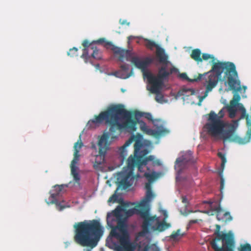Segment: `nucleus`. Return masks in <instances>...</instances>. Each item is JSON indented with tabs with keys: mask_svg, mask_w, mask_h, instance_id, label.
I'll use <instances>...</instances> for the list:
<instances>
[{
	"mask_svg": "<svg viewBox=\"0 0 251 251\" xmlns=\"http://www.w3.org/2000/svg\"><path fill=\"white\" fill-rule=\"evenodd\" d=\"M143 115V114L139 111L131 112L127 111L122 104H112L105 111L100 112L88 122V126H91V124H100L103 121L110 126V132L103 133L99 140V154L96 156L94 164L95 169L100 168V165L104 164L105 156L111 142L117 138L116 136H111V133L123 129L133 133L136 131V125L138 123L143 132L149 135H158L157 131L149 128L145 122L139 120Z\"/></svg>",
	"mask_w": 251,
	"mask_h": 251,
	"instance_id": "f257e3e1",
	"label": "nucleus"
},
{
	"mask_svg": "<svg viewBox=\"0 0 251 251\" xmlns=\"http://www.w3.org/2000/svg\"><path fill=\"white\" fill-rule=\"evenodd\" d=\"M133 141H135L134 154L128 157L126 167L118 174V187L124 190L131 186L139 177V175L134 174L135 167L138 168V171L143 172V167L147 165L148 162L153 161L154 159L153 155L145 157L149 150L137 136L133 135L119 149L122 160H124L127 155L126 148Z\"/></svg>",
	"mask_w": 251,
	"mask_h": 251,
	"instance_id": "f03ea898",
	"label": "nucleus"
},
{
	"mask_svg": "<svg viewBox=\"0 0 251 251\" xmlns=\"http://www.w3.org/2000/svg\"><path fill=\"white\" fill-rule=\"evenodd\" d=\"M74 240L82 247H96L103 234V228L97 220H84L74 225Z\"/></svg>",
	"mask_w": 251,
	"mask_h": 251,
	"instance_id": "7ed1b4c3",
	"label": "nucleus"
},
{
	"mask_svg": "<svg viewBox=\"0 0 251 251\" xmlns=\"http://www.w3.org/2000/svg\"><path fill=\"white\" fill-rule=\"evenodd\" d=\"M212 71L204 75L200 74L196 81L202 80L209 83L216 81L215 86L221 77V74L225 71L224 79L227 80L230 89L236 92L241 90L240 81L238 79V74L235 65L232 62H212Z\"/></svg>",
	"mask_w": 251,
	"mask_h": 251,
	"instance_id": "20e7f679",
	"label": "nucleus"
},
{
	"mask_svg": "<svg viewBox=\"0 0 251 251\" xmlns=\"http://www.w3.org/2000/svg\"><path fill=\"white\" fill-rule=\"evenodd\" d=\"M208 123L205 125L208 133L212 136H221L224 140H228L239 144H245L248 142L235 134L238 127V121H233V123L227 125L228 129H224L226 123L223 120L216 119V114L211 111L208 114Z\"/></svg>",
	"mask_w": 251,
	"mask_h": 251,
	"instance_id": "39448f33",
	"label": "nucleus"
},
{
	"mask_svg": "<svg viewBox=\"0 0 251 251\" xmlns=\"http://www.w3.org/2000/svg\"><path fill=\"white\" fill-rule=\"evenodd\" d=\"M179 72L177 68L174 66L168 68L166 65H162L158 69L156 76L150 72H144V77L147 79L148 83L151 85L149 90L151 93L156 94L155 100L157 102H162L163 96L160 90L164 85V81H168L170 75Z\"/></svg>",
	"mask_w": 251,
	"mask_h": 251,
	"instance_id": "423d86ee",
	"label": "nucleus"
},
{
	"mask_svg": "<svg viewBox=\"0 0 251 251\" xmlns=\"http://www.w3.org/2000/svg\"><path fill=\"white\" fill-rule=\"evenodd\" d=\"M106 45L111 46V50L120 61L123 62L124 59H126L127 61H131L136 68L143 71H144L152 61V59L150 57H146L144 60H142L138 56H133V53L130 50L123 49L116 47L110 42H107Z\"/></svg>",
	"mask_w": 251,
	"mask_h": 251,
	"instance_id": "0eeeda50",
	"label": "nucleus"
},
{
	"mask_svg": "<svg viewBox=\"0 0 251 251\" xmlns=\"http://www.w3.org/2000/svg\"><path fill=\"white\" fill-rule=\"evenodd\" d=\"M82 145L83 144L81 141L79 143L78 141L75 144L74 147V158L71 161L70 165L71 175L73 176L74 180L77 183H79L80 179V176L77 172L78 168L77 165H78L79 161V150L81 148Z\"/></svg>",
	"mask_w": 251,
	"mask_h": 251,
	"instance_id": "6e6552de",
	"label": "nucleus"
},
{
	"mask_svg": "<svg viewBox=\"0 0 251 251\" xmlns=\"http://www.w3.org/2000/svg\"><path fill=\"white\" fill-rule=\"evenodd\" d=\"M111 233L119 240V242L127 251H134L135 246L130 242L129 235L126 232H124L122 235H119L115 229H113ZM150 248V247L147 245L144 247L142 251H149Z\"/></svg>",
	"mask_w": 251,
	"mask_h": 251,
	"instance_id": "1a4fd4ad",
	"label": "nucleus"
},
{
	"mask_svg": "<svg viewBox=\"0 0 251 251\" xmlns=\"http://www.w3.org/2000/svg\"><path fill=\"white\" fill-rule=\"evenodd\" d=\"M192 152L189 151L184 153L181 157L176 159L175 167L178 173H180L182 170L189 165L193 164L195 162L192 156Z\"/></svg>",
	"mask_w": 251,
	"mask_h": 251,
	"instance_id": "9d476101",
	"label": "nucleus"
},
{
	"mask_svg": "<svg viewBox=\"0 0 251 251\" xmlns=\"http://www.w3.org/2000/svg\"><path fill=\"white\" fill-rule=\"evenodd\" d=\"M144 41L146 42L145 45L148 49L152 50L155 47L156 48V55L159 62L162 63L163 65H166L167 67V64L168 63V56L165 54L164 50L160 48L153 41L144 39Z\"/></svg>",
	"mask_w": 251,
	"mask_h": 251,
	"instance_id": "9b49d317",
	"label": "nucleus"
},
{
	"mask_svg": "<svg viewBox=\"0 0 251 251\" xmlns=\"http://www.w3.org/2000/svg\"><path fill=\"white\" fill-rule=\"evenodd\" d=\"M141 218L144 219L142 228L144 231L148 232L150 229L154 230V227L156 226L159 220V218L156 216H150L149 209L147 208L141 212Z\"/></svg>",
	"mask_w": 251,
	"mask_h": 251,
	"instance_id": "f8f14e48",
	"label": "nucleus"
},
{
	"mask_svg": "<svg viewBox=\"0 0 251 251\" xmlns=\"http://www.w3.org/2000/svg\"><path fill=\"white\" fill-rule=\"evenodd\" d=\"M221 226L220 225H216V230L215 232V234L216 235V237L211 242L210 244L212 249L214 251H217L216 248L220 249L221 248L225 247L226 245L225 242L226 241V238L225 235L229 234L232 237H234L233 235L230 233H222L220 231Z\"/></svg>",
	"mask_w": 251,
	"mask_h": 251,
	"instance_id": "ddd939ff",
	"label": "nucleus"
},
{
	"mask_svg": "<svg viewBox=\"0 0 251 251\" xmlns=\"http://www.w3.org/2000/svg\"><path fill=\"white\" fill-rule=\"evenodd\" d=\"M225 236L226 238V241L225 242L226 246L220 249L216 248L217 251H234L235 247L234 237H232L229 234H226ZM239 251H251V246L248 243L241 245Z\"/></svg>",
	"mask_w": 251,
	"mask_h": 251,
	"instance_id": "4468645a",
	"label": "nucleus"
},
{
	"mask_svg": "<svg viewBox=\"0 0 251 251\" xmlns=\"http://www.w3.org/2000/svg\"><path fill=\"white\" fill-rule=\"evenodd\" d=\"M64 188V185H56L54 186V190L56 192L55 193H52L50 195V198L52 199L51 201L50 202V203H53L56 204V208L59 211H62L64 208L66 207H69V206L67 205L66 204L63 205L61 204V202H59L56 200V197L59 194L60 192L62 191L63 189Z\"/></svg>",
	"mask_w": 251,
	"mask_h": 251,
	"instance_id": "2eb2a0df",
	"label": "nucleus"
},
{
	"mask_svg": "<svg viewBox=\"0 0 251 251\" xmlns=\"http://www.w3.org/2000/svg\"><path fill=\"white\" fill-rule=\"evenodd\" d=\"M216 217L218 221L227 223L232 220V217L229 212H225L219 205L215 208Z\"/></svg>",
	"mask_w": 251,
	"mask_h": 251,
	"instance_id": "dca6fc26",
	"label": "nucleus"
},
{
	"mask_svg": "<svg viewBox=\"0 0 251 251\" xmlns=\"http://www.w3.org/2000/svg\"><path fill=\"white\" fill-rule=\"evenodd\" d=\"M128 203L123 202L121 203V205L118 206L111 214H108L107 216V222H108V220L110 219L111 215L115 217L116 220L124 218L122 212L125 210V208L128 207Z\"/></svg>",
	"mask_w": 251,
	"mask_h": 251,
	"instance_id": "f3484780",
	"label": "nucleus"
},
{
	"mask_svg": "<svg viewBox=\"0 0 251 251\" xmlns=\"http://www.w3.org/2000/svg\"><path fill=\"white\" fill-rule=\"evenodd\" d=\"M129 66L127 64H122L120 66V69L114 73V75L121 78L126 79L130 77L132 74V71L130 73Z\"/></svg>",
	"mask_w": 251,
	"mask_h": 251,
	"instance_id": "a211bd4d",
	"label": "nucleus"
},
{
	"mask_svg": "<svg viewBox=\"0 0 251 251\" xmlns=\"http://www.w3.org/2000/svg\"><path fill=\"white\" fill-rule=\"evenodd\" d=\"M163 214L164 215L163 220L162 222H160L159 220H158L157 224L154 227V230H158L161 232L171 227V224L166 223L165 221L168 217L167 212L165 210L163 211Z\"/></svg>",
	"mask_w": 251,
	"mask_h": 251,
	"instance_id": "6ab92c4d",
	"label": "nucleus"
},
{
	"mask_svg": "<svg viewBox=\"0 0 251 251\" xmlns=\"http://www.w3.org/2000/svg\"><path fill=\"white\" fill-rule=\"evenodd\" d=\"M153 197L154 195L152 191H147L145 197L139 203V207H142L144 209L148 208L149 202Z\"/></svg>",
	"mask_w": 251,
	"mask_h": 251,
	"instance_id": "aec40b11",
	"label": "nucleus"
},
{
	"mask_svg": "<svg viewBox=\"0 0 251 251\" xmlns=\"http://www.w3.org/2000/svg\"><path fill=\"white\" fill-rule=\"evenodd\" d=\"M195 90L192 88H183L180 90L177 93L178 96H182L184 101L188 100V97L194 95Z\"/></svg>",
	"mask_w": 251,
	"mask_h": 251,
	"instance_id": "412c9836",
	"label": "nucleus"
},
{
	"mask_svg": "<svg viewBox=\"0 0 251 251\" xmlns=\"http://www.w3.org/2000/svg\"><path fill=\"white\" fill-rule=\"evenodd\" d=\"M203 83L204 85L206 87V91L204 94V95L203 96H199V101L198 102L199 105H201V103L202 101V100L207 97L208 93L210 92L213 88L215 87V83L216 81H214V82H211L210 83L208 82H206L205 81L203 80Z\"/></svg>",
	"mask_w": 251,
	"mask_h": 251,
	"instance_id": "4be33fe9",
	"label": "nucleus"
},
{
	"mask_svg": "<svg viewBox=\"0 0 251 251\" xmlns=\"http://www.w3.org/2000/svg\"><path fill=\"white\" fill-rule=\"evenodd\" d=\"M144 210L142 207H139V204L137 207H134L128 210H126V208H125V210H124V212L125 213V217H124V218L126 219L134 214H138L141 217V212H143Z\"/></svg>",
	"mask_w": 251,
	"mask_h": 251,
	"instance_id": "5701e85b",
	"label": "nucleus"
},
{
	"mask_svg": "<svg viewBox=\"0 0 251 251\" xmlns=\"http://www.w3.org/2000/svg\"><path fill=\"white\" fill-rule=\"evenodd\" d=\"M117 220V227H115L112 229H115L117 233H118L119 235H122L124 232H126L127 234L128 233L126 231V230L124 228L125 227V219L123 218L122 219H118ZM112 231H111V234L112 236H114L112 233Z\"/></svg>",
	"mask_w": 251,
	"mask_h": 251,
	"instance_id": "b1692460",
	"label": "nucleus"
},
{
	"mask_svg": "<svg viewBox=\"0 0 251 251\" xmlns=\"http://www.w3.org/2000/svg\"><path fill=\"white\" fill-rule=\"evenodd\" d=\"M82 45L84 47V49L83 50V53L81 57L85 60H87L88 58H89L88 55L89 49H91V47L94 46L87 40L83 41Z\"/></svg>",
	"mask_w": 251,
	"mask_h": 251,
	"instance_id": "393cba45",
	"label": "nucleus"
},
{
	"mask_svg": "<svg viewBox=\"0 0 251 251\" xmlns=\"http://www.w3.org/2000/svg\"><path fill=\"white\" fill-rule=\"evenodd\" d=\"M201 56V50L199 49L193 50L190 55L191 57L198 63L201 62L202 61V59Z\"/></svg>",
	"mask_w": 251,
	"mask_h": 251,
	"instance_id": "a878e982",
	"label": "nucleus"
},
{
	"mask_svg": "<svg viewBox=\"0 0 251 251\" xmlns=\"http://www.w3.org/2000/svg\"><path fill=\"white\" fill-rule=\"evenodd\" d=\"M236 105L235 104L229 103V105L227 106V110L229 114V117L230 118H234L235 117L236 113Z\"/></svg>",
	"mask_w": 251,
	"mask_h": 251,
	"instance_id": "bb28decb",
	"label": "nucleus"
},
{
	"mask_svg": "<svg viewBox=\"0 0 251 251\" xmlns=\"http://www.w3.org/2000/svg\"><path fill=\"white\" fill-rule=\"evenodd\" d=\"M91 50H93V53L91 55L92 57L94 59L100 60L102 58L101 52L97 47H92Z\"/></svg>",
	"mask_w": 251,
	"mask_h": 251,
	"instance_id": "cd10ccee",
	"label": "nucleus"
},
{
	"mask_svg": "<svg viewBox=\"0 0 251 251\" xmlns=\"http://www.w3.org/2000/svg\"><path fill=\"white\" fill-rule=\"evenodd\" d=\"M144 176L147 178L148 181L150 182H153L156 178L158 177V174H156L155 172H153L151 173H145Z\"/></svg>",
	"mask_w": 251,
	"mask_h": 251,
	"instance_id": "c85d7f7f",
	"label": "nucleus"
},
{
	"mask_svg": "<svg viewBox=\"0 0 251 251\" xmlns=\"http://www.w3.org/2000/svg\"><path fill=\"white\" fill-rule=\"evenodd\" d=\"M120 244L121 243H120ZM113 244L114 246H108L110 249H114L116 251H127L121 244H120V246L116 245L114 243H113Z\"/></svg>",
	"mask_w": 251,
	"mask_h": 251,
	"instance_id": "c756f323",
	"label": "nucleus"
},
{
	"mask_svg": "<svg viewBox=\"0 0 251 251\" xmlns=\"http://www.w3.org/2000/svg\"><path fill=\"white\" fill-rule=\"evenodd\" d=\"M240 96L238 94L235 93L232 100L230 101V103L235 104V105H239V103H238V102L240 101Z\"/></svg>",
	"mask_w": 251,
	"mask_h": 251,
	"instance_id": "7c9ffc66",
	"label": "nucleus"
},
{
	"mask_svg": "<svg viewBox=\"0 0 251 251\" xmlns=\"http://www.w3.org/2000/svg\"><path fill=\"white\" fill-rule=\"evenodd\" d=\"M218 156L222 160L221 167L223 169L226 163V159L225 154L221 152H219L218 153Z\"/></svg>",
	"mask_w": 251,
	"mask_h": 251,
	"instance_id": "2f4dec72",
	"label": "nucleus"
},
{
	"mask_svg": "<svg viewBox=\"0 0 251 251\" xmlns=\"http://www.w3.org/2000/svg\"><path fill=\"white\" fill-rule=\"evenodd\" d=\"M218 156L222 160L221 167L223 169L226 163V159L225 154L221 152H219L218 153Z\"/></svg>",
	"mask_w": 251,
	"mask_h": 251,
	"instance_id": "473e14b6",
	"label": "nucleus"
},
{
	"mask_svg": "<svg viewBox=\"0 0 251 251\" xmlns=\"http://www.w3.org/2000/svg\"><path fill=\"white\" fill-rule=\"evenodd\" d=\"M202 60H207L209 59H212L211 62H214L215 60V57L213 55H211L208 53H204L202 55Z\"/></svg>",
	"mask_w": 251,
	"mask_h": 251,
	"instance_id": "72a5a7b5",
	"label": "nucleus"
},
{
	"mask_svg": "<svg viewBox=\"0 0 251 251\" xmlns=\"http://www.w3.org/2000/svg\"><path fill=\"white\" fill-rule=\"evenodd\" d=\"M77 51L78 49L75 47H74L72 49H70L67 54L71 57L76 56H77Z\"/></svg>",
	"mask_w": 251,
	"mask_h": 251,
	"instance_id": "f704fd0d",
	"label": "nucleus"
},
{
	"mask_svg": "<svg viewBox=\"0 0 251 251\" xmlns=\"http://www.w3.org/2000/svg\"><path fill=\"white\" fill-rule=\"evenodd\" d=\"M180 229H178L176 231H174L172 232L170 235V238L172 239H176L179 235H183V234H180Z\"/></svg>",
	"mask_w": 251,
	"mask_h": 251,
	"instance_id": "c9c22d12",
	"label": "nucleus"
},
{
	"mask_svg": "<svg viewBox=\"0 0 251 251\" xmlns=\"http://www.w3.org/2000/svg\"><path fill=\"white\" fill-rule=\"evenodd\" d=\"M216 119H219L220 120H222V119L223 118L224 116V112L223 109H221L218 114H216Z\"/></svg>",
	"mask_w": 251,
	"mask_h": 251,
	"instance_id": "e433bc0d",
	"label": "nucleus"
},
{
	"mask_svg": "<svg viewBox=\"0 0 251 251\" xmlns=\"http://www.w3.org/2000/svg\"><path fill=\"white\" fill-rule=\"evenodd\" d=\"M117 198L118 196H117L116 194H114L109 198L108 201L115 202L117 201Z\"/></svg>",
	"mask_w": 251,
	"mask_h": 251,
	"instance_id": "4c0bfd02",
	"label": "nucleus"
},
{
	"mask_svg": "<svg viewBox=\"0 0 251 251\" xmlns=\"http://www.w3.org/2000/svg\"><path fill=\"white\" fill-rule=\"evenodd\" d=\"M197 223H198L197 220H191L189 221V223L187 225V229H188L192 225L196 224Z\"/></svg>",
	"mask_w": 251,
	"mask_h": 251,
	"instance_id": "58836bf2",
	"label": "nucleus"
},
{
	"mask_svg": "<svg viewBox=\"0 0 251 251\" xmlns=\"http://www.w3.org/2000/svg\"><path fill=\"white\" fill-rule=\"evenodd\" d=\"M151 183L149 181V182L146 183L145 188L147 191H151Z\"/></svg>",
	"mask_w": 251,
	"mask_h": 251,
	"instance_id": "ea45409f",
	"label": "nucleus"
},
{
	"mask_svg": "<svg viewBox=\"0 0 251 251\" xmlns=\"http://www.w3.org/2000/svg\"><path fill=\"white\" fill-rule=\"evenodd\" d=\"M145 117L150 121H152V116L151 113H145Z\"/></svg>",
	"mask_w": 251,
	"mask_h": 251,
	"instance_id": "a19ab883",
	"label": "nucleus"
},
{
	"mask_svg": "<svg viewBox=\"0 0 251 251\" xmlns=\"http://www.w3.org/2000/svg\"><path fill=\"white\" fill-rule=\"evenodd\" d=\"M95 42L99 44H101L102 43H105L106 40L104 38H100L95 41Z\"/></svg>",
	"mask_w": 251,
	"mask_h": 251,
	"instance_id": "79ce46f5",
	"label": "nucleus"
},
{
	"mask_svg": "<svg viewBox=\"0 0 251 251\" xmlns=\"http://www.w3.org/2000/svg\"><path fill=\"white\" fill-rule=\"evenodd\" d=\"M179 76L181 78L184 79H186V80H188L189 78L187 76V75L186 73H181V74H180L179 75Z\"/></svg>",
	"mask_w": 251,
	"mask_h": 251,
	"instance_id": "37998d69",
	"label": "nucleus"
},
{
	"mask_svg": "<svg viewBox=\"0 0 251 251\" xmlns=\"http://www.w3.org/2000/svg\"><path fill=\"white\" fill-rule=\"evenodd\" d=\"M224 179L223 178V177H221V180H220V187H221V189H223L224 188Z\"/></svg>",
	"mask_w": 251,
	"mask_h": 251,
	"instance_id": "c03bdc74",
	"label": "nucleus"
},
{
	"mask_svg": "<svg viewBox=\"0 0 251 251\" xmlns=\"http://www.w3.org/2000/svg\"><path fill=\"white\" fill-rule=\"evenodd\" d=\"M120 24L122 25H125V24H126L127 25H129V23L127 22V21L126 20L121 21V20L120 21Z\"/></svg>",
	"mask_w": 251,
	"mask_h": 251,
	"instance_id": "a18cd8bd",
	"label": "nucleus"
},
{
	"mask_svg": "<svg viewBox=\"0 0 251 251\" xmlns=\"http://www.w3.org/2000/svg\"><path fill=\"white\" fill-rule=\"evenodd\" d=\"M136 37L135 36H129L128 37V42L130 40H132L134 38H135Z\"/></svg>",
	"mask_w": 251,
	"mask_h": 251,
	"instance_id": "49530a36",
	"label": "nucleus"
},
{
	"mask_svg": "<svg viewBox=\"0 0 251 251\" xmlns=\"http://www.w3.org/2000/svg\"><path fill=\"white\" fill-rule=\"evenodd\" d=\"M182 202L183 203H186L187 201V199L186 197H182Z\"/></svg>",
	"mask_w": 251,
	"mask_h": 251,
	"instance_id": "de8ad7c7",
	"label": "nucleus"
},
{
	"mask_svg": "<svg viewBox=\"0 0 251 251\" xmlns=\"http://www.w3.org/2000/svg\"><path fill=\"white\" fill-rule=\"evenodd\" d=\"M154 163L155 164H157V165L160 164L159 161L158 160H156V161H154Z\"/></svg>",
	"mask_w": 251,
	"mask_h": 251,
	"instance_id": "09e8293b",
	"label": "nucleus"
},
{
	"mask_svg": "<svg viewBox=\"0 0 251 251\" xmlns=\"http://www.w3.org/2000/svg\"><path fill=\"white\" fill-rule=\"evenodd\" d=\"M153 251H159V250L158 249H156L155 250H154Z\"/></svg>",
	"mask_w": 251,
	"mask_h": 251,
	"instance_id": "8fccbe9b",
	"label": "nucleus"
},
{
	"mask_svg": "<svg viewBox=\"0 0 251 251\" xmlns=\"http://www.w3.org/2000/svg\"><path fill=\"white\" fill-rule=\"evenodd\" d=\"M86 251H91V250L88 249V250H86Z\"/></svg>",
	"mask_w": 251,
	"mask_h": 251,
	"instance_id": "3c124183",
	"label": "nucleus"
}]
</instances>
